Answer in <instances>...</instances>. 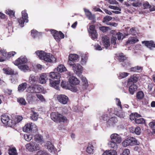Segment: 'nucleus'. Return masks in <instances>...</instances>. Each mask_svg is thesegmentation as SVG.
Here are the masks:
<instances>
[{
  "label": "nucleus",
  "instance_id": "nucleus-14",
  "mask_svg": "<svg viewBox=\"0 0 155 155\" xmlns=\"http://www.w3.org/2000/svg\"><path fill=\"white\" fill-rule=\"evenodd\" d=\"M48 79L47 74L45 73L41 74L40 75L39 77H38V82L42 84H45Z\"/></svg>",
  "mask_w": 155,
  "mask_h": 155
},
{
  "label": "nucleus",
  "instance_id": "nucleus-54",
  "mask_svg": "<svg viewBox=\"0 0 155 155\" xmlns=\"http://www.w3.org/2000/svg\"><path fill=\"white\" fill-rule=\"evenodd\" d=\"M32 138V136L31 135L25 134L24 135V138L27 141H30Z\"/></svg>",
  "mask_w": 155,
  "mask_h": 155
},
{
  "label": "nucleus",
  "instance_id": "nucleus-48",
  "mask_svg": "<svg viewBox=\"0 0 155 155\" xmlns=\"http://www.w3.org/2000/svg\"><path fill=\"white\" fill-rule=\"evenodd\" d=\"M17 101L22 105H25L27 104L25 99L22 97L18 98Z\"/></svg>",
  "mask_w": 155,
  "mask_h": 155
},
{
  "label": "nucleus",
  "instance_id": "nucleus-33",
  "mask_svg": "<svg viewBox=\"0 0 155 155\" xmlns=\"http://www.w3.org/2000/svg\"><path fill=\"white\" fill-rule=\"evenodd\" d=\"M142 67L137 66L131 68L130 69V71L131 72H140L142 71Z\"/></svg>",
  "mask_w": 155,
  "mask_h": 155
},
{
  "label": "nucleus",
  "instance_id": "nucleus-21",
  "mask_svg": "<svg viewBox=\"0 0 155 155\" xmlns=\"http://www.w3.org/2000/svg\"><path fill=\"white\" fill-rule=\"evenodd\" d=\"M33 93H28L26 95V100L28 102H31L36 100V97L35 95L33 94Z\"/></svg>",
  "mask_w": 155,
  "mask_h": 155
},
{
  "label": "nucleus",
  "instance_id": "nucleus-39",
  "mask_svg": "<svg viewBox=\"0 0 155 155\" xmlns=\"http://www.w3.org/2000/svg\"><path fill=\"white\" fill-rule=\"evenodd\" d=\"M130 132L133 133H135L137 135H139L141 133V130L140 127H137L136 128H132V130H130Z\"/></svg>",
  "mask_w": 155,
  "mask_h": 155
},
{
  "label": "nucleus",
  "instance_id": "nucleus-51",
  "mask_svg": "<svg viewBox=\"0 0 155 155\" xmlns=\"http://www.w3.org/2000/svg\"><path fill=\"white\" fill-rule=\"evenodd\" d=\"M17 20L20 26L22 27H23L24 26V23L25 22V20L22 18H18Z\"/></svg>",
  "mask_w": 155,
  "mask_h": 155
},
{
  "label": "nucleus",
  "instance_id": "nucleus-52",
  "mask_svg": "<svg viewBox=\"0 0 155 155\" xmlns=\"http://www.w3.org/2000/svg\"><path fill=\"white\" fill-rule=\"evenodd\" d=\"M109 118L108 114H103L100 117L101 120H102L104 121H106V122L108 120Z\"/></svg>",
  "mask_w": 155,
  "mask_h": 155
},
{
  "label": "nucleus",
  "instance_id": "nucleus-63",
  "mask_svg": "<svg viewBox=\"0 0 155 155\" xmlns=\"http://www.w3.org/2000/svg\"><path fill=\"white\" fill-rule=\"evenodd\" d=\"M154 86L153 84L152 83H149L148 84V88L150 91H151Z\"/></svg>",
  "mask_w": 155,
  "mask_h": 155
},
{
  "label": "nucleus",
  "instance_id": "nucleus-36",
  "mask_svg": "<svg viewBox=\"0 0 155 155\" xmlns=\"http://www.w3.org/2000/svg\"><path fill=\"white\" fill-rule=\"evenodd\" d=\"M23 119V117L21 116H16L14 118H12V122H15L14 126L18 123L20 122Z\"/></svg>",
  "mask_w": 155,
  "mask_h": 155
},
{
  "label": "nucleus",
  "instance_id": "nucleus-57",
  "mask_svg": "<svg viewBox=\"0 0 155 155\" xmlns=\"http://www.w3.org/2000/svg\"><path fill=\"white\" fill-rule=\"evenodd\" d=\"M34 148L35 151H37L40 150V145L37 143L34 142Z\"/></svg>",
  "mask_w": 155,
  "mask_h": 155
},
{
  "label": "nucleus",
  "instance_id": "nucleus-1",
  "mask_svg": "<svg viewBox=\"0 0 155 155\" xmlns=\"http://www.w3.org/2000/svg\"><path fill=\"white\" fill-rule=\"evenodd\" d=\"M51 117L52 120L56 123L66 122L67 117L58 112H53L51 114Z\"/></svg>",
  "mask_w": 155,
  "mask_h": 155
},
{
  "label": "nucleus",
  "instance_id": "nucleus-47",
  "mask_svg": "<svg viewBox=\"0 0 155 155\" xmlns=\"http://www.w3.org/2000/svg\"><path fill=\"white\" fill-rule=\"evenodd\" d=\"M138 41H139V40L137 38H133L132 39L128 40L127 41V44H134Z\"/></svg>",
  "mask_w": 155,
  "mask_h": 155
},
{
  "label": "nucleus",
  "instance_id": "nucleus-18",
  "mask_svg": "<svg viewBox=\"0 0 155 155\" xmlns=\"http://www.w3.org/2000/svg\"><path fill=\"white\" fill-rule=\"evenodd\" d=\"M50 84L51 87H53L56 89L58 90L59 88V86L60 83V80L53 81L50 79Z\"/></svg>",
  "mask_w": 155,
  "mask_h": 155
},
{
  "label": "nucleus",
  "instance_id": "nucleus-31",
  "mask_svg": "<svg viewBox=\"0 0 155 155\" xmlns=\"http://www.w3.org/2000/svg\"><path fill=\"white\" fill-rule=\"evenodd\" d=\"M34 142H31L26 144L25 147L27 150L30 152H33L35 151L34 147Z\"/></svg>",
  "mask_w": 155,
  "mask_h": 155
},
{
  "label": "nucleus",
  "instance_id": "nucleus-53",
  "mask_svg": "<svg viewBox=\"0 0 155 155\" xmlns=\"http://www.w3.org/2000/svg\"><path fill=\"white\" fill-rule=\"evenodd\" d=\"M16 54V53L15 51H11L8 53L7 55L6 56V58L7 59H9L10 58L12 57H13L15 54Z\"/></svg>",
  "mask_w": 155,
  "mask_h": 155
},
{
  "label": "nucleus",
  "instance_id": "nucleus-45",
  "mask_svg": "<svg viewBox=\"0 0 155 155\" xmlns=\"http://www.w3.org/2000/svg\"><path fill=\"white\" fill-rule=\"evenodd\" d=\"M89 33L91 34V37L93 39H96L97 38V35L96 31H88Z\"/></svg>",
  "mask_w": 155,
  "mask_h": 155
},
{
  "label": "nucleus",
  "instance_id": "nucleus-23",
  "mask_svg": "<svg viewBox=\"0 0 155 155\" xmlns=\"http://www.w3.org/2000/svg\"><path fill=\"white\" fill-rule=\"evenodd\" d=\"M102 43L104 46L107 48L110 46V39L109 37L104 36L102 38Z\"/></svg>",
  "mask_w": 155,
  "mask_h": 155
},
{
  "label": "nucleus",
  "instance_id": "nucleus-11",
  "mask_svg": "<svg viewBox=\"0 0 155 155\" xmlns=\"http://www.w3.org/2000/svg\"><path fill=\"white\" fill-rule=\"evenodd\" d=\"M28 59L25 57L21 56L17 59L14 63V64L18 66L22 64H24L27 63Z\"/></svg>",
  "mask_w": 155,
  "mask_h": 155
},
{
  "label": "nucleus",
  "instance_id": "nucleus-62",
  "mask_svg": "<svg viewBox=\"0 0 155 155\" xmlns=\"http://www.w3.org/2000/svg\"><path fill=\"white\" fill-rule=\"evenodd\" d=\"M116 100L117 103V106L120 107V110H122V105H121V102L119 99L117 98H116Z\"/></svg>",
  "mask_w": 155,
  "mask_h": 155
},
{
  "label": "nucleus",
  "instance_id": "nucleus-12",
  "mask_svg": "<svg viewBox=\"0 0 155 155\" xmlns=\"http://www.w3.org/2000/svg\"><path fill=\"white\" fill-rule=\"evenodd\" d=\"M78 56L76 54H71L69 56L68 59L69 61L68 63L71 66H72L74 64V62H76L78 61Z\"/></svg>",
  "mask_w": 155,
  "mask_h": 155
},
{
  "label": "nucleus",
  "instance_id": "nucleus-32",
  "mask_svg": "<svg viewBox=\"0 0 155 155\" xmlns=\"http://www.w3.org/2000/svg\"><path fill=\"white\" fill-rule=\"evenodd\" d=\"M137 86L134 84L130 85L129 87V91L131 94H133L134 92L137 90Z\"/></svg>",
  "mask_w": 155,
  "mask_h": 155
},
{
  "label": "nucleus",
  "instance_id": "nucleus-41",
  "mask_svg": "<svg viewBox=\"0 0 155 155\" xmlns=\"http://www.w3.org/2000/svg\"><path fill=\"white\" fill-rule=\"evenodd\" d=\"M67 70L66 68L64 65L61 64L58 66L57 68V71L59 72H62L66 71Z\"/></svg>",
  "mask_w": 155,
  "mask_h": 155
},
{
  "label": "nucleus",
  "instance_id": "nucleus-46",
  "mask_svg": "<svg viewBox=\"0 0 155 155\" xmlns=\"http://www.w3.org/2000/svg\"><path fill=\"white\" fill-rule=\"evenodd\" d=\"M135 122L136 124H142L145 122V120L142 118H136L135 119Z\"/></svg>",
  "mask_w": 155,
  "mask_h": 155
},
{
  "label": "nucleus",
  "instance_id": "nucleus-29",
  "mask_svg": "<svg viewBox=\"0 0 155 155\" xmlns=\"http://www.w3.org/2000/svg\"><path fill=\"white\" fill-rule=\"evenodd\" d=\"M35 53L40 59L43 60L46 55V53L42 51H37L35 52Z\"/></svg>",
  "mask_w": 155,
  "mask_h": 155
},
{
  "label": "nucleus",
  "instance_id": "nucleus-15",
  "mask_svg": "<svg viewBox=\"0 0 155 155\" xmlns=\"http://www.w3.org/2000/svg\"><path fill=\"white\" fill-rule=\"evenodd\" d=\"M111 140L120 143L121 142V138L120 136L117 134H113L110 136Z\"/></svg>",
  "mask_w": 155,
  "mask_h": 155
},
{
  "label": "nucleus",
  "instance_id": "nucleus-13",
  "mask_svg": "<svg viewBox=\"0 0 155 155\" xmlns=\"http://www.w3.org/2000/svg\"><path fill=\"white\" fill-rule=\"evenodd\" d=\"M29 82L31 85L36 84L38 81V77L36 74H31L29 78Z\"/></svg>",
  "mask_w": 155,
  "mask_h": 155
},
{
  "label": "nucleus",
  "instance_id": "nucleus-35",
  "mask_svg": "<svg viewBox=\"0 0 155 155\" xmlns=\"http://www.w3.org/2000/svg\"><path fill=\"white\" fill-rule=\"evenodd\" d=\"M94 150V147L93 145L88 143L87 147L86 148V151L89 154L93 153Z\"/></svg>",
  "mask_w": 155,
  "mask_h": 155
},
{
  "label": "nucleus",
  "instance_id": "nucleus-60",
  "mask_svg": "<svg viewBox=\"0 0 155 155\" xmlns=\"http://www.w3.org/2000/svg\"><path fill=\"white\" fill-rule=\"evenodd\" d=\"M117 40V38L116 37L113 36L111 38V44L114 45H115L116 44V41Z\"/></svg>",
  "mask_w": 155,
  "mask_h": 155
},
{
  "label": "nucleus",
  "instance_id": "nucleus-34",
  "mask_svg": "<svg viewBox=\"0 0 155 155\" xmlns=\"http://www.w3.org/2000/svg\"><path fill=\"white\" fill-rule=\"evenodd\" d=\"M61 85L62 87L66 89H70V88H71V84H68V82L65 81H62L61 82Z\"/></svg>",
  "mask_w": 155,
  "mask_h": 155
},
{
  "label": "nucleus",
  "instance_id": "nucleus-28",
  "mask_svg": "<svg viewBox=\"0 0 155 155\" xmlns=\"http://www.w3.org/2000/svg\"><path fill=\"white\" fill-rule=\"evenodd\" d=\"M30 118L33 120H37L38 117V113L33 110H31V112Z\"/></svg>",
  "mask_w": 155,
  "mask_h": 155
},
{
  "label": "nucleus",
  "instance_id": "nucleus-5",
  "mask_svg": "<svg viewBox=\"0 0 155 155\" xmlns=\"http://www.w3.org/2000/svg\"><path fill=\"white\" fill-rule=\"evenodd\" d=\"M23 131L26 132H33L38 131L37 126L32 123H27L23 128Z\"/></svg>",
  "mask_w": 155,
  "mask_h": 155
},
{
  "label": "nucleus",
  "instance_id": "nucleus-8",
  "mask_svg": "<svg viewBox=\"0 0 155 155\" xmlns=\"http://www.w3.org/2000/svg\"><path fill=\"white\" fill-rule=\"evenodd\" d=\"M58 101L61 104H67L69 98L66 95L64 94H60L57 97Z\"/></svg>",
  "mask_w": 155,
  "mask_h": 155
},
{
  "label": "nucleus",
  "instance_id": "nucleus-24",
  "mask_svg": "<svg viewBox=\"0 0 155 155\" xmlns=\"http://www.w3.org/2000/svg\"><path fill=\"white\" fill-rule=\"evenodd\" d=\"M27 84L26 82L22 83L18 86V91L19 92L24 91L27 88Z\"/></svg>",
  "mask_w": 155,
  "mask_h": 155
},
{
  "label": "nucleus",
  "instance_id": "nucleus-6",
  "mask_svg": "<svg viewBox=\"0 0 155 155\" xmlns=\"http://www.w3.org/2000/svg\"><path fill=\"white\" fill-rule=\"evenodd\" d=\"M42 91L41 85L38 84H34L29 86L27 89V91L28 93H38Z\"/></svg>",
  "mask_w": 155,
  "mask_h": 155
},
{
  "label": "nucleus",
  "instance_id": "nucleus-20",
  "mask_svg": "<svg viewBox=\"0 0 155 155\" xmlns=\"http://www.w3.org/2000/svg\"><path fill=\"white\" fill-rule=\"evenodd\" d=\"M142 44H144L145 46L150 49L152 48H155V44L153 41H142Z\"/></svg>",
  "mask_w": 155,
  "mask_h": 155
},
{
  "label": "nucleus",
  "instance_id": "nucleus-26",
  "mask_svg": "<svg viewBox=\"0 0 155 155\" xmlns=\"http://www.w3.org/2000/svg\"><path fill=\"white\" fill-rule=\"evenodd\" d=\"M34 140L37 143L41 144L43 142V136L39 134H36L34 136Z\"/></svg>",
  "mask_w": 155,
  "mask_h": 155
},
{
  "label": "nucleus",
  "instance_id": "nucleus-44",
  "mask_svg": "<svg viewBox=\"0 0 155 155\" xmlns=\"http://www.w3.org/2000/svg\"><path fill=\"white\" fill-rule=\"evenodd\" d=\"M144 96V93L142 91H139L137 93L136 97L137 99L142 100Z\"/></svg>",
  "mask_w": 155,
  "mask_h": 155
},
{
  "label": "nucleus",
  "instance_id": "nucleus-59",
  "mask_svg": "<svg viewBox=\"0 0 155 155\" xmlns=\"http://www.w3.org/2000/svg\"><path fill=\"white\" fill-rule=\"evenodd\" d=\"M37 97L42 102L45 101V99L44 98L43 96L41 94H36V95Z\"/></svg>",
  "mask_w": 155,
  "mask_h": 155
},
{
  "label": "nucleus",
  "instance_id": "nucleus-61",
  "mask_svg": "<svg viewBox=\"0 0 155 155\" xmlns=\"http://www.w3.org/2000/svg\"><path fill=\"white\" fill-rule=\"evenodd\" d=\"M130 153L129 149H125L123 151L122 155H128Z\"/></svg>",
  "mask_w": 155,
  "mask_h": 155
},
{
  "label": "nucleus",
  "instance_id": "nucleus-42",
  "mask_svg": "<svg viewBox=\"0 0 155 155\" xmlns=\"http://www.w3.org/2000/svg\"><path fill=\"white\" fill-rule=\"evenodd\" d=\"M22 18L25 20V22L27 23L28 21V14L25 10L21 12Z\"/></svg>",
  "mask_w": 155,
  "mask_h": 155
},
{
  "label": "nucleus",
  "instance_id": "nucleus-10",
  "mask_svg": "<svg viewBox=\"0 0 155 155\" xmlns=\"http://www.w3.org/2000/svg\"><path fill=\"white\" fill-rule=\"evenodd\" d=\"M74 72L78 75L81 74L82 71V68L81 66L78 64H74L72 66Z\"/></svg>",
  "mask_w": 155,
  "mask_h": 155
},
{
  "label": "nucleus",
  "instance_id": "nucleus-19",
  "mask_svg": "<svg viewBox=\"0 0 155 155\" xmlns=\"http://www.w3.org/2000/svg\"><path fill=\"white\" fill-rule=\"evenodd\" d=\"M139 77L137 74H134L131 75L130 78L128 79V83L130 84L132 82L133 84L136 83L138 81Z\"/></svg>",
  "mask_w": 155,
  "mask_h": 155
},
{
  "label": "nucleus",
  "instance_id": "nucleus-2",
  "mask_svg": "<svg viewBox=\"0 0 155 155\" xmlns=\"http://www.w3.org/2000/svg\"><path fill=\"white\" fill-rule=\"evenodd\" d=\"M116 58L120 62H122V65L124 67L131 66L130 61L128 60V58L123 53H121L116 56Z\"/></svg>",
  "mask_w": 155,
  "mask_h": 155
},
{
  "label": "nucleus",
  "instance_id": "nucleus-4",
  "mask_svg": "<svg viewBox=\"0 0 155 155\" xmlns=\"http://www.w3.org/2000/svg\"><path fill=\"white\" fill-rule=\"evenodd\" d=\"M1 121L6 126L12 127L14 126L15 122H12V119H10L7 115L3 114L1 115Z\"/></svg>",
  "mask_w": 155,
  "mask_h": 155
},
{
  "label": "nucleus",
  "instance_id": "nucleus-9",
  "mask_svg": "<svg viewBox=\"0 0 155 155\" xmlns=\"http://www.w3.org/2000/svg\"><path fill=\"white\" fill-rule=\"evenodd\" d=\"M118 120L115 117H112L109 118L106 122V125L107 127H114L117 123Z\"/></svg>",
  "mask_w": 155,
  "mask_h": 155
},
{
  "label": "nucleus",
  "instance_id": "nucleus-25",
  "mask_svg": "<svg viewBox=\"0 0 155 155\" xmlns=\"http://www.w3.org/2000/svg\"><path fill=\"white\" fill-rule=\"evenodd\" d=\"M49 77L53 79H59L61 77L60 74L58 72H52L49 73Z\"/></svg>",
  "mask_w": 155,
  "mask_h": 155
},
{
  "label": "nucleus",
  "instance_id": "nucleus-22",
  "mask_svg": "<svg viewBox=\"0 0 155 155\" xmlns=\"http://www.w3.org/2000/svg\"><path fill=\"white\" fill-rule=\"evenodd\" d=\"M69 81L71 85H76L79 83V81L74 76L70 77L69 79Z\"/></svg>",
  "mask_w": 155,
  "mask_h": 155
},
{
  "label": "nucleus",
  "instance_id": "nucleus-17",
  "mask_svg": "<svg viewBox=\"0 0 155 155\" xmlns=\"http://www.w3.org/2000/svg\"><path fill=\"white\" fill-rule=\"evenodd\" d=\"M43 60L46 62L51 63L55 61L56 59L52 54L46 53V55Z\"/></svg>",
  "mask_w": 155,
  "mask_h": 155
},
{
  "label": "nucleus",
  "instance_id": "nucleus-49",
  "mask_svg": "<svg viewBox=\"0 0 155 155\" xmlns=\"http://www.w3.org/2000/svg\"><path fill=\"white\" fill-rule=\"evenodd\" d=\"M5 13L9 15L11 17H13L15 16V12L11 10L8 9L6 10Z\"/></svg>",
  "mask_w": 155,
  "mask_h": 155
},
{
  "label": "nucleus",
  "instance_id": "nucleus-56",
  "mask_svg": "<svg viewBox=\"0 0 155 155\" xmlns=\"http://www.w3.org/2000/svg\"><path fill=\"white\" fill-rule=\"evenodd\" d=\"M81 79L82 82L84 83L83 85L85 87L88 86V83L86 78L84 77H82Z\"/></svg>",
  "mask_w": 155,
  "mask_h": 155
},
{
  "label": "nucleus",
  "instance_id": "nucleus-37",
  "mask_svg": "<svg viewBox=\"0 0 155 155\" xmlns=\"http://www.w3.org/2000/svg\"><path fill=\"white\" fill-rule=\"evenodd\" d=\"M117 152L114 150H106L103 153L102 155H116Z\"/></svg>",
  "mask_w": 155,
  "mask_h": 155
},
{
  "label": "nucleus",
  "instance_id": "nucleus-64",
  "mask_svg": "<svg viewBox=\"0 0 155 155\" xmlns=\"http://www.w3.org/2000/svg\"><path fill=\"white\" fill-rule=\"evenodd\" d=\"M108 27H105V26H102L100 27L99 29L101 31L105 32L107 30V28H108Z\"/></svg>",
  "mask_w": 155,
  "mask_h": 155
},
{
  "label": "nucleus",
  "instance_id": "nucleus-30",
  "mask_svg": "<svg viewBox=\"0 0 155 155\" xmlns=\"http://www.w3.org/2000/svg\"><path fill=\"white\" fill-rule=\"evenodd\" d=\"M5 73L7 74L12 75H17L18 74V73L17 72H15L13 70L11 69H3Z\"/></svg>",
  "mask_w": 155,
  "mask_h": 155
},
{
  "label": "nucleus",
  "instance_id": "nucleus-40",
  "mask_svg": "<svg viewBox=\"0 0 155 155\" xmlns=\"http://www.w3.org/2000/svg\"><path fill=\"white\" fill-rule=\"evenodd\" d=\"M117 143L111 140L109 142L108 144L111 148L114 149H117L118 148Z\"/></svg>",
  "mask_w": 155,
  "mask_h": 155
},
{
  "label": "nucleus",
  "instance_id": "nucleus-3",
  "mask_svg": "<svg viewBox=\"0 0 155 155\" xmlns=\"http://www.w3.org/2000/svg\"><path fill=\"white\" fill-rule=\"evenodd\" d=\"M139 143L137 140L133 137H129L125 139L122 143L123 146L126 147L129 146L139 144Z\"/></svg>",
  "mask_w": 155,
  "mask_h": 155
},
{
  "label": "nucleus",
  "instance_id": "nucleus-16",
  "mask_svg": "<svg viewBox=\"0 0 155 155\" xmlns=\"http://www.w3.org/2000/svg\"><path fill=\"white\" fill-rule=\"evenodd\" d=\"M84 12L86 17L90 20H92V22L94 23L95 22V16L94 15L92 14L91 12L87 9H85Z\"/></svg>",
  "mask_w": 155,
  "mask_h": 155
},
{
  "label": "nucleus",
  "instance_id": "nucleus-58",
  "mask_svg": "<svg viewBox=\"0 0 155 155\" xmlns=\"http://www.w3.org/2000/svg\"><path fill=\"white\" fill-rule=\"evenodd\" d=\"M129 74V73L125 72L120 73V74L119 77L122 78H124L126 77Z\"/></svg>",
  "mask_w": 155,
  "mask_h": 155
},
{
  "label": "nucleus",
  "instance_id": "nucleus-7",
  "mask_svg": "<svg viewBox=\"0 0 155 155\" xmlns=\"http://www.w3.org/2000/svg\"><path fill=\"white\" fill-rule=\"evenodd\" d=\"M51 32L54 38L57 41H60L61 39L64 38V35L61 31H58L56 30H52Z\"/></svg>",
  "mask_w": 155,
  "mask_h": 155
},
{
  "label": "nucleus",
  "instance_id": "nucleus-38",
  "mask_svg": "<svg viewBox=\"0 0 155 155\" xmlns=\"http://www.w3.org/2000/svg\"><path fill=\"white\" fill-rule=\"evenodd\" d=\"M8 151L9 155H17L18 154L16 148L15 147L9 148Z\"/></svg>",
  "mask_w": 155,
  "mask_h": 155
},
{
  "label": "nucleus",
  "instance_id": "nucleus-50",
  "mask_svg": "<svg viewBox=\"0 0 155 155\" xmlns=\"http://www.w3.org/2000/svg\"><path fill=\"white\" fill-rule=\"evenodd\" d=\"M18 68L20 70L23 71L28 70L29 69L28 66L26 64L18 65Z\"/></svg>",
  "mask_w": 155,
  "mask_h": 155
},
{
  "label": "nucleus",
  "instance_id": "nucleus-43",
  "mask_svg": "<svg viewBox=\"0 0 155 155\" xmlns=\"http://www.w3.org/2000/svg\"><path fill=\"white\" fill-rule=\"evenodd\" d=\"M31 35L34 38H35L39 37L40 33L36 30H32L31 31Z\"/></svg>",
  "mask_w": 155,
  "mask_h": 155
},
{
  "label": "nucleus",
  "instance_id": "nucleus-27",
  "mask_svg": "<svg viewBox=\"0 0 155 155\" xmlns=\"http://www.w3.org/2000/svg\"><path fill=\"white\" fill-rule=\"evenodd\" d=\"M7 52L5 51L0 50V62H3L6 60Z\"/></svg>",
  "mask_w": 155,
  "mask_h": 155
},
{
  "label": "nucleus",
  "instance_id": "nucleus-55",
  "mask_svg": "<svg viewBox=\"0 0 155 155\" xmlns=\"http://www.w3.org/2000/svg\"><path fill=\"white\" fill-rule=\"evenodd\" d=\"M112 19V18L111 17L107 15L104 18L103 22L105 23L111 20Z\"/></svg>",
  "mask_w": 155,
  "mask_h": 155
}]
</instances>
